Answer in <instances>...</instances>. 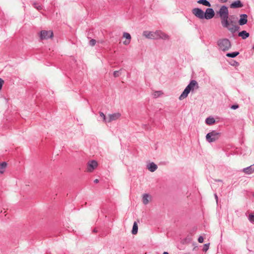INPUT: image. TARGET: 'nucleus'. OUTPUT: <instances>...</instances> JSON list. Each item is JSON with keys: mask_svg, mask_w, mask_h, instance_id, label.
Masks as SVG:
<instances>
[{"mask_svg": "<svg viewBox=\"0 0 254 254\" xmlns=\"http://www.w3.org/2000/svg\"><path fill=\"white\" fill-rule=\"evenodd\" d=\"M32 5L34 7V8H35L39 11L41 10L43 8L42 5H40L39 4V3H38L37 2H35V1L33 2Z\"/></svg>", "mask_w": 254, "mask_h": 254, "instance_id": "5701e85b", "label": "nucleus"}, {"mask_svg": "<svg viewBox=\"0 0 254 254\" xmlns=\"http://www.w3.org/2000/svg\"><path fill=\"white\" fill-rule=\"evenodd\" d=\"M238 36L242 37L243 39H246L249 37L250 34L246 31L243 30L238 33Z\"/></svg>", "mask_w": 254, "mask_h": 254, "instance_id": "dca6fc26", "label": "nucleus"}, {"mask_svg": "<svg viewBox=\"0 0 254 254\" xmlns=\"http://www.w3.org/2000/svg\"><path fill=\"white\" fill-rule=\"evenodd\" d=\"M253 49L254 50V45L253 47Z\"/></svg>", "mask_w": 254, "mask_h": 254, "instance_id": "79ce46f5", "label": "nucleus"}, {"mask_svg": "<svg viewBox=\"0 0 254 254\" xmlns=\"http://www.w3.org/2000/svg\"><path fill=\"white\" fill-rule=\"evenodd\" d=\"M7 164L5 162H3L0 163V174H2L4 172V169L6 168Z\"/></svg>", "mask_w": 254, "mask_h": 254, "instance_id": "4be33fe9", "label": "nucleus"}, {"mask_svg": "<svg viewBox=\"0 0 254 254\" xmlns=\"http://www.w3.org/2000/svg\"><path fill=\"white\" fill-rule=\"evenodd\" d=\"M248 219L251 223H254V214H250Z\"/></svg>", "mask_w": 254, "mask_h": 254, "instance_id": "bb28decb", "label": "nucleus"}, {"mask_svg": "<svg viewBox=\"0 0 254 254\" xmlns=\"http://www.w3.org/2000/svg\"><path fill=\"white\" fill-rule=\"evenodd\" d=\"M195 86L198 87L197 82L194 80H191L180 96L179 98V100H182L186 98L188 96L190 91L193 90Z\"/></svg>", "mask_w": 254, "mask_h": 254, "instance_id": "f03ea898", "label": "nucleus"}, {"mask_svg": "<svg viewBox=\"0 0 254 254\" xmlns=\"http://www.w3.org/2000/svg\"><path fill=\"white\" fill-rule=\"evenodd\" d=\"M243 172L246 174L250 175L254 173V164L243 169Z\"/></svg>", "mask_w": 254, "mask_h": 254, "instance_id": "f8f14e48", "label": "nucleus"}, {"mask_svg": "<svg viewBox=\"0 0 254 254\" xmlns=\"http://www.w3.org/2000/svg\"><path fill=\"white\" fill-rule=\"evenodd\" d=\"M197 2L206 6H211L210 3L207 0H198Z\"/></svg>", "mask_w": 254, "mask_h": 254, "instance_id": "f3484780", "label": "nucleus"}, {"mask_svg": "<svg viewBox=\"0 0 254 254\" xmlns=\"http://www.w3.org/2000/svg\"><path fill=\"white\" fill-rule=\"evenodd\" d=\"M204 238L202 236H199L198 238V242L200 243H202L203 242Z\"/></svg>", "mask_w": 254, "mask_h": 254, "instance_id": "72a5a7b5", "label": "nucleus"}, {"mask_svg": "<svg viewBox=\"0 0 254 254\" xmlns=\"http://www.w3.org/2000/svg\"><path fill=\"white\" fill-rule=\"evenodd\" d=\"M149 197V195L148 194L145 193L144 194L142 197V202L143 204L145 205L147 204L149 202L148 197Z\"/></svg>", "mask_w": 254, "mask_h": 254, "instance_id": "412c9836", "label": "nucleus"}, {"mask_svg": "<svg viewBox=\"0 0 254 254\" xmlns=\"http://www.w3.org/2000/svg\"><path fill=\"white\" fill-rule=\"evenodd\" d=\"M239 55V52H232V53H227L226 56L227 57L234 58H235L236 57H237Z\"/></svg>", "mask_w": 254, "mask_h": 254, "instance_id": "aec40b11", "label": "nucleus"}, {"mask_svg": "<svg viewBox=\"0 0 254 254\" xmlns=\"http://www.w3.org/2000/svg\"><path fill=\"white\" fill-rule=\"evenodd\" d=\"M248 22V15L246 14H241L240 15V19L238 21L240 25H244Z\"/></svg>", "mask_w": 254, "mask_h": 254, "instance_id": "1a4fd4ad", "label": "nucleus"}, {"mask_svg": "<svg viewBox=\"0 0 254 254\" xmlns=\"http://www.w3.org/2000/svg\"><path fill=\"white\" fill-rule=\"evenodd\" d=\"M216 181H217V182H222V180H216Z\"/></svg>", "mask_w": 254, "mask_h": 254, "instance_id": "a19ab883", "label": "nucleus"}, {"mask_svg": "<svg viewBox=\"0 0 254 254\" xmlns=\"http://www.w3.org/2000/svg\"><path fill=\"white\" fill-rule=\"evenodd\" d=\"M232 8H241L243 6V3L239 0L233 2L230 5Z\"/></svg>", "mask_w": 254, "mask_h": 254, "instance_id": "9b49d317", "label": "nucleus"}, {"mask_svg": "<svg viewBox=\"0 0 254 254\" xmlns=\"http://www.w3.org/2000/svg\"><path fill=\"white\" fill-rule=\"evenodd\" d=\"M231 64L234 66H238L240 64L238 62L236 61H233L232 63Z\"/></svg>", "mask_w": 254, "mask_h": 254, "instance_id": "c756f323", "label": "nucleus"}, {"mask_svg": "<svg viewBox=\"0 0 254 254\" xmlns=\"http://www.w3.org/2000/svg\"><path fill=\"white\" fill-rule=\"evenodd\" d=\"M215 195V199H216V201H217V202H218V196L217 195V194H215V195Z\"/></svg>", "mask_w": 254, "mask_h": 254, "instance_id": "e433bc0d", "label": "nucleus"}, {"mask_svg": "<svg viewBox=\"0 0 254 254\" xmlns=\"http://www.w3.org/2000/svg\"><path fill=\"white\" fill-rule=\"evenodd\" d=\"M163 254H169L168 252H164Z\"/></svg>", "mask_w": 254, "mask_h": 254, "instance_id": "ea45409f", "label": "nucleus"}, {"mask_svg": "<svg viewBox=\"0 0 254 254\" xmlns=\"http://www.w3.org/2000/svg\"><path fill=\"white\" fill-rule=\"evenodd\" d=\"M215 15L214 10L211 8H207L205 12H204V18L210 19L212 18Z\"/></svg>", "mask_w": 254, "mask_h": 254, "instance_id": "423d86ee", "label": "nucleus"}, {"mask_svg": "<svg viewBox=\"0 0 254 254\" xmlns=\"http://www.w3.org/2000/svg\"><path fill=\"white\" fill-rule=\"evenodd\" d=\"M122 69H121L120 70H116L113 72V75L115 77H119L121 74V71Z\"/></svg>", "mask_w": 254, "mask_h": 254, "instance_id": "b1692460", "label": "nucleus"}, {"mask_svg": "<svg viewBox=\"0 0 254 254\" xmlns=\"http://www.w3.org/2000/svg\"><path fill=\"white\" fill-rule=\"evenodd\" d=\"M138 231V225L136 222H134L133 224L131 233L133 235H135L137 233Z\"/></svg>", "mask_w": 254, "mask_h": 254, "instance_id": "a211bd4d", "label": "nucleus"}, {"mask_svg": "<svg viewBox=\"0 0 254 254\" xmlns=\"http://www.w3.org/2000/svg\"><path fill=\"white\" fill-rule=\"evenodd\" d=\"M53 36V33L52 31L42 30L40 33V40H47L49 38H52Z\"/></svg>", "mask_w": 254, "mask_h": 254, "instance_id": "39448f33", "label": "nucleus"}, {"mask_svg": "<svg viewBox=\"0 0 254 254\" xmlns=\"http://www.w3.org/2000/svg\"><path fill=\"white\" fill-rule=\"evenodd\" d=\"M130 42V40L129 41H125V42H124V44L126 45H128Z\"/></svg>", "mask_w": 254, "mask_h": 254, "instance_id": "f704fd0d", "label": "nucleus"}, {"mask_svg": "<svg viewBox=\"0 0 254 254\" xmlns=\"http://www.w3.org/2000/svg\"><path fill=\"white\" fill-rule=\"evenodd\" d=\"M99 182V180L98 179H95L94 181V183H98Z\"/></svg>", "mask_w": 254, "mask_h": 254, "instance_id": "4c0bfd02", "label": "nucleus"}, {"mask_svg": "<svg viewBox=\"0 0 254 254\" xmlns=\"http://www.w3.org/2000/svg\"><path fill=\"white\" fill-rule=\"evenodd\" d=\"M160 94H161V91H156L154 92L153 96L155 98H157L160 96Z\"/></svg>", "mask_w": 254, "mask_h": 254, "instance_id": "7c9ffc66", "label": "nucleus"}, {"mask_svg": "<svg viewBox=\"0 0 254 254\" xmlns=\"http://www.w3.org/2000/svg\"><path fill=\"white\" fill-rule=\"evenodd\" d=\"M217 14L220 17L221 24L224 28L227 29L233 34L239 30L240 26L233 24L234 21L230 18L229 19V10L226 6L222 5L217 11Z\"/></svg>", "mask_w": 254, "mask_h": 254, "instance_id": "f257e3e1", "label": "nucleus"}, {"mask_svg": "<svg viewBox=\"0 0 254 254\" xmlns=\"http://www.w3.org/2000/svg\"><path fill=\"white\" fill-rule=\"evenodd\" d=\"M192 13L199 19H204V12L199 8H194L192 10Z\"/></svg>", "mask_w": 254, "mask_h": 254, "instance_id": "0eeeda50", "label": "nucleus"}, {"mask_svg": "<svg viewBox=\"0 0 254 254\" xmlns=\"http://www.w3.org/2000/svg\"><path fill=\"white\" fill-rule=\"evenodd\" d=\"M121 116L120 113H114L113 114H110L109 115V119L107 120V122H111L113 121H115L119 119Z\"/></svg>", "mask_w": 254, "mask_h": 254, "instance_id": "ddd939ff", "label": "nucleus"}, {"mask_svg": "<svg viewBox=\"0 0 254 254\" xmlns=\"http://www.w3.org/2000/svg\"><path fill=\"white\" fill-rule=\"evenodd\" d=\"M217 44L220 49L224 52L229 50L231 47V42L226 38L219 40Z\"/></svg>", "mask_w": 254, "mask_h": 254, "instance_id": "7ed1b4c3", "label": "nucleus"}, {"mask_svg": "<svg viewBox=\"0 0 254 254\" xmlns=\"http://www.w3.org/2000/svg\"><path fill=\"white\" fill-rule=\"evenodd\" d=\"M157 167V165L153 162L150 163L147 165L148 169L151 172H153L156 171Z\"/></svg>", "mask_w": 254, "mask_h": 254, "instance_id": "2eb2a0df", "label": "nucleus"}, {"mask_svg": "<svg viewBox=\"0 0 254 254\" xmlns=\"http://www.w3.org/2000/svg\"><path fill=\"white\" fill-rule=\"evenodd\" d=\"M157 38L156 39L161 38L162 39H167L168 38V36L164 33V32L161 31H156Z\"/></svg>", "mask_w": 254, "mask_h": 254, "instance_id": "4468645a", "label": "nucleus"}, {"mask_svg": "<svg viewBox=\"0 0 254 254\" xmlns=\"http://www.w3.org/2000/svg\"><path fill=\"white\" fill-rule=\"evenodd\" d=\"M123 37L125 38L127 40H130L131 39V36L127 32L124 33Z\"/></svg>", "mask_w": 254, "mask_h": 254, "instance_id": "393cba45", "label": "nucleus"}, {"mask_svg": "<svg viewBox=\"0 0 254 254\" xmlns=\"http://www.w3.org/2000/svg\"><path fill=\"white\" fill-rule=\"evenodd\" d=\"M3 83H4L3 80L2 78H0V90H1Z\"/></svg>", "mask_w": 254, "mask_h": 254, "instance_id": "473e14b6", "label": "nucleus"}, {"mask_svg": "<svg viewBox=\"0 0 254 254\" xmlns=\"http://www.w3.org/2000/svg\"><path fill=\"white\" fill-rule=\"evenodd\" d=\"M227 0H219V1L221 2H226V1H227Z\"/></svg>", "mask_w": 254, "mask_h": 254, "instance_id": "c9c22d12", "label": "nucleus"}, {"mask_svg": "<svg viewBox=\"0 0 254 254\" xmlns=\"http://www.w3.org/2000/svg\"><path fill=\"white\" fill-rule=\"evenodd\" d=\"M239 108L238 104H234L231 106V108L233 110H236Z\"/></svg>", "mask_w": 254, "mask_h": 254, "instance_id": "2f4dec72", "label": "nucleus"}, {"mask_svg": "<svg viewBox=\"0 0 254 254\" xmlns=\"http://www.w3.org/2000/svg\"><path fill=\"white\" fill-rule=\"evenodd\" d=\"M143 36L149 39H155L157 38L156 32H148L147 31L143 32Z\"/></svg>", "mask_w": 254, "mask_h": 254, "instance_id": "9d476101", "label": "nucleus"}, {"mask_svg": "<svg viewBox=\"0 0 254 254\" xmlns=\"http://www.w3.org/2000/svg\"><path fill=\"white\" fill-rule=\"evenodd\" d=\"M99 114L100 116L103 118V121L105 122H107L106 116L104 115V114L102 112H100Z\"/></svg>", "mask_w": 254, "mask_h": 254, "instance_id": "a878e982", "label": "nucleus"}, {"mask_svg": "<svg viewBox=\"0 0 254 254\" xmlns=\"http://www.w3.org/2000/svg\"><path fill=\"white\" fill-rule=\"evenodd\" d=\"M97 162L95 160L89 161L87 164V171L91 172L97 166Z\"/></svg>", "mask_w": 254, "mask_h": 254, "instance_id": "6e6552de", "label": "nucleus"}, {"mask_svg": "<svg viewBox=\"0 0 254 254\" xmlns=\"http://www.w3.org/2000/svg\"><path fill=\"white\" fill-rule=\"evenodd\" d=\"M215 121L213 118L208 117L205 120V123L206 124L208 125H211L215 123Z\"/></svg>", "mask_w": 254, "mask_h": 254, "instance_id": "6ab92c4d", "label": "nucleus"}, {"mask_svg": "<svg viewBox=\"0 0 254 254\" xmlns=\"http://www.w3.org/2000/svg\"><path fill=\"white\" fill-rule=\"evenodd\" d=\"M96 43V41L95 39H91L90 40L89 44L91 46H94Z\"/></svg>", "mask_w": 254, "mask_h": 254, "instance_id": "cd10ccee", "label": "nucleus"}, {"mask_svg": "<svg viewBox=\"0 0 254 254\" xmlns=\"http://www.w3.org/2000/svg\"><path fill=\"white\" fill-rule=\"evenodd\" d=\"M143 127H144L145 129H148V126H147L146 125H143Z\"/></svg>", "mask_w": 254, "mask_h": 254, "instance_id": "58836bf2", "label": "nucleus"}, {"mask_svg": "<svg viewBox=\"0 0 254 254\" xmlns=\"http://www.w3.org/2000/svg\"><path fill=\"white\" fill-rule=\"evenodd\" d=\"M209 244H205L203 246V251L204 252H206L208 249H209Z\"/></svg>", "mask_w": 254, "mask_h": 254, "instance_id": "c85d7f7f", "label": "nucleus"}, {"mask_svg": "<svg viewBox=\"0 0 254 254\" xmlns=\"http://www.w3.org/2000/svg\"><path fill=\"white\" fill-rule=\"evenodd\" d=\"M219 137L220 133L216 130H212L206 134V140L209 143H211L218 139Z\"/></svg>", "mask_w": 254, "mask_h": 254, "instance_id": "20e7f679", "label": "nucleus"}]
</instances>
